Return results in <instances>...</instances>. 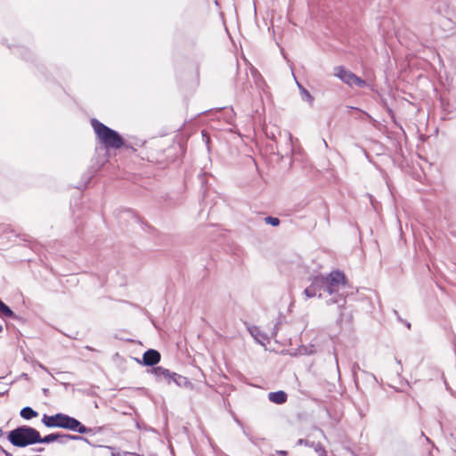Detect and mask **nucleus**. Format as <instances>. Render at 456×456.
Wrapping results in <instances>:
<instances>
[{"instance_id":"1","label":"nucleus","mask_w":456,"mask_h":456,"mask_svg":"<svg viewBox=\"0 0 456 456\" xmlns=\"http://www.w3.org/2000/svg\"><path fill=\"white\" fill-rule=\"evenodd\" d=\"M346 277L339 271L331 272L328 276H315L310 286L305 290L304 294L306 298L314 297H323L325 293L330 296L327 300L328 304H340L345 302L344 297L340 294V290L345 287Z\"/></svg>"},{"instance_id":"2","label":"nucleus","mask_w":456,"mask_h":456,"mask_svg":"<svg viewBox=\"0 0 456 456\" xmlns=\"http://www.w3.org/2000/svg\"><path fill=\"white\" fill-rule=\"evenodd\" d=\"M42 423L47 428H61L77 432L79 434H92L93 429L84 426L77 419L64 413H57L55 415L44 414Z\"/></svg>"},{"instance_id":"3","label":"nucleus","mask_w":456,"mask_h":456,"mask_svg":"<svg viewBox=\"0 0 456 456\" xmlns=\"http://www.w3.org/2000/svg\"><path fill=\"white\" fill-rule=\"evenodd\" d=\"M91 125L97 138L107 149H120L124 145V139L117 131L108 127L96 118L91 120Z\"/></svg>"},{"instance_id":"4","label":"nucleus","mask_w":456,"mask_h":456,"mask_svg":"<svg viewBox=\"0 0 456 456\" xmlns=\"http://www.w3.org/2000/svg\"><path fill=\"white\" fill-rule=\"evenodd\" d=\"M8 439L14 446L25 447L39 441V432L34 428L21 426L10 431Z\"/></svg>"},{"instance_id":"5","label":"nucleus","mask_w":456,"mask_h":456,"mask_svg":"<svg viewBox=\"0 0 456 456\" xmlns=\"http://www.w3.org/2000/svg\"><path fill=\"white\" fill-rule=\"evenodd\" d=\"M334 75L350 86H356L358 87H363L366 85L365 80L357 77L355 74L342 66H338L334 69Z\"/></svg>"},{"instance_id":"6","label":"nucleus","mask_w":456,"mask_h":456,"mask_svg":"<svg viewBox=\"0 0 456 456\" xmlns=\"http://www.w3.org/2000/svg\"><path fill=\"white\" fill-rule=\"evenodd\" d=\"M83 439L79 436L62 434V433H53L45 436V437H41L39 435V441L37 443L41 444H50L53 442H57L59 444H67L70 440H81Z\"/></svg>"},{"instance_id":"7","label":"nucleus","mask_w":456,"mask_h":456,"mask_svg":"<svg viewBox=\"0 0 456 456\" xmlns=\"http://www.w3.org/2000/svg\"><path fill=\"white\" fill-rule=\"evenodd\" d=\"M148 372L153 374L159 382H165L167 384L172 383L173 371L162 366L153 367Z\"/></svg>"},{"instance_id":"8","label":"nucleus","mask_w":456,"mask_h":456,"mask_svg":"<svg viewBox=\"0 0 456 456\" xmlns=\"http://www.w3.org/2000/svg\"><path fill=\"white\" fill-rule=\"evenodd\" d=\"M160 354L155 349L147 350L142 355V363L146 366H154L160 361Z\"/></svg>"},{"instance_id":"9","label":"nucleus","mask_w":456,"mask_h":456,"mask_svg":"<svg viewBox=\"0 0 456 456\" xmlns=\"http://www.w3.org/2000/svg\"><path fill=\"white\" fill-rule=\"evenodd\" d=\"M287 398V394L284 391L271 392L268 394V399L277 404L284 403Z\"/></svg>"},{"instance_id":"10","label":"nucleus","mask_w":456,"mask_h":456,"mask_svg":"<svg viewBox=\"0 0 456 456\" xmlns=\"http://www.w3.org/2000/svg\"><path fill=\"white\" fill-rule=\"evenodd\" d=\"M250 334L252 337L256 339V341L263 346L265 345L266 342H268V338L265 334H264L259 328L257 327H252L249 330Z\"/></svg>"},{"instance_id":"11","label":"nucleus","mask_w":456,"mask_h":456,"mask_svg":"<svg viewBox=\"0 0 456 456\" xmlns=\"http://www.w3.org/2000/svg\"><path fill=\"white\" fill-rule=\"evenodd\" d=\"M249 70H250V74H251V76H252V77L254 79V82H255L256 86L258 88H262L263 86L265 85V81H264L263 77L259 73V71L255 67H253L252 65L250 66Z\"/></svg>"},{"instance_id":"12","label":"nucleus","mask_w":456,"mask_h":456,"mask_svg":"<svg viewBox=\"0 0 456 456\" xmlns=\"http://www.w3.org/2000/svg\"><path fill=\"white\" fill-rule=\"evenodd\" d=\"M172 382H174L175 385L181 387H186L191 385L190 381L187 378L174 372L172 376Z\"/></svg>"},{"instance_id":"13","label":"nucleus","mask_w":456,"mask_h":456,"mask_svg":"<svg viewBox=\"0 0 456 456\" xmlns=\"http://www.w3.org/2000/svg\"><path fill=\"white\" fill-rule=\"evenodd\" d=\"M0 316L9 317V318H12V319H14L16 317L15 314L1 299H0Z\"/></svg>"},{"instance_id":"14","label":"nucleus","mask_w":456,"mask_h":456,"mask_svg":"<svg viewBox=\"0 0 456 456\" xmlns=\"http://www.w3.org/2000/svg\"><path fill=\"white\" fill-rule=\"evenodd\" d=\"M38 415V413L34 411L31 407H24L20 411V416L25 419H31L32 418H35Z\"/></svg>"},{"instance_id":"15","label":"nucleus","mask_w":456,"mask_h":456,"mask_svg":"<svg viewBox=\"0 0 456 456\" xmlns=\"http://www.w3.org/2000/svg\"><path fill=\"white\" fill-rule=\"evenodd\" d=\"M297 85H298V87H299V90H300V94H301V96H302L303 100L307 102L308 103L312 104L314 102V97L311 95V94L305 87H303L298 83H297Z\"/></svg>"},{"instance_id":"16","label":"nucleus","mask_w":456,"mask_h":456,"mask_svg":"<svg viewBox=\"0 0 456 456\" xmlns=\"http://www.w3.org/2000/svg\"><path fill=\"white\" fill-rule=\"evenodd\" d=\"M265 221L266 224H269L273 226H277L280 224V219L277 217L267 216L265 218Z\"/></svg>"},{"instance_id":"17","label":"nucleus","mask_w":456,"mask_h":456,"mask_svg":"<svg viewBox=\"0 0 456 456\" xmlns=\"http://www.w3.org/2000/svg\"><path fill=\"white\" fill-rule=\"evenodd\" d=\"M335 362H336V364H337L338 370L339 371V367H338V356H337V355H335Z\"/></svg>"},{"instance_id":"18","label":"nucleus","mask_w":456,"mask_h":456,"mask_svg":"<svg viewBox=\"0 0 456 456\" xmlns=\"http://www.w3.org/2000/svg\"><path fill=\"white\" fill-rule=\"evenodd\" d=\"M39 367L44 370L45 371L48 372V370L45 366H44L43 364H39Z\"/></svg>"},{"instance_id":"19","label":"nucleus","mask_w":456,"mask_h":456,"mask_svg":"<svg viewBox=\"0 0 456 456\" xmlns=\"http://www.w3.org/2000/svg\"><path fill=\"white\" fill-rule=\"evenodd\" d=\"M315 352H316V350L314 348V346H312V348L309 350L308 354H314Z\"/></svg>"},{"instance_id":"20","label":"nucleus","mask_w":456,"mask_h":456,"mask_svg":"<svg viewBox=\"0 0 456 456\" xmlns=\"http://www.w3.org/2000/svg\"><path fill=\"white\" fill-rule=\"evenodd\" d=\"M303 443H305V444H307L306 441H304L302 439L298 440V442H297L298 444H302Z\"/></svg>"},{"instance_id":"21","label":"nucleus","mask_w":456,"mask_h":456,"mask_svg":"<svg viewBox=\"0 0 456 456\" xmlns=\"http://www.w3.org/2000/svg\"><path fill=\"white\" fill-rule=\"evenodd\" d=\"M280 454L284 456V455H286V452H284V451H281V452H280Z\"/></svg>"},{"instance_id":"22","label":"nucleus","mask_w":456,"mask_h":456,"mask_svg":"<svg viewBox=\"0 0 456 456\" xmlns=\"http://www.w3.org/2000/svg\"><path fill=\"white\" fill-rule=\"evenodd\" d=\"M406 327H407L408 329H410V328H411V323H410V322H407Z\"/></svg>"},{"instance_id":"23","label":"nucleus","mask_w":456,"mask_h":456,"mask_svg":"<svg viewBox=\"0 0 456 456\" xmlns=\"http://www.w3.org/2000/svg\"><path fill=\"white\" fill-rule=\"evenodd\" d=\"M2 331H3V325L0 324V332H2Z\"/></svg>"}]
</instances>
